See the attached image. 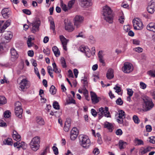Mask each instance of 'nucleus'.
Returning <instances> with one entry per match:
<instances>
[{
	"mask_svg": "<svg viewBox=\"0 0 155 155\" xmlns=\"http://www.w3.org/2000/svg\"><path fill=\"white\" fill-rule=\"evenodd\" d=\"M66 103L67 104H75V101L72 97H69L66 99Z\"/></svg>",
	"mask_w": 155,
	"mask_h": 155,
	"instance_id": "nucleus-30",
	"label": "nucleus"
},
{
	"mask_svg": "<svg viewBox=\"0 0 155 155\" xmlns=\"http://www.w3.org/2000/svg\"><path fill=\"white\" fill-rule=\"evenodd\" d=\"M3 143L5 145H12L13 144L12 139L9 138H8L5 139L3 142Z\"/></svg>",
	"mask_w": 155,
	"mask_h": 155,
	"instance_id": "nucleus-25",
	"label": "nucleus"
},
{
	"mask_svg": "<svg viewBox=\"0 0 155 155\" xmlns=\"http://www.w3.org/2000/svg\"><path fill=\"white\" fill-rule=\"evenodd\" d=\"M71 133L74 134L78 135L79 134V130L76 127H74L71 130Z\"/></svg>",
	"mask_w": 155,
	"mask_h": 155,
	"instance_id": "nucleus-36",
	"label": "nucleus"
},
{
	"mask_svg": "<svg viewBox=\"0 0 155 155\" xmlns=\"http://www.w3.org/2000/svg\"><path fill=\"white\" fill-rule=\"evenodd\" d=\"M44 94V91L42 89H40L39 90V95H40V97H42L41 99L43 100H45V102L47 101L46 99H45L44 98H43V95Z\"/></svg>",
	"mask_w": 155,
	"mask_h": 155,
	"instance_id": "nucleus-50",
	"label": "nucleus"
},
{
	"mask_svg": "<svg viewBox=\"0 0 155 155\" xmlns=\"http://www.w3.org/2000/svg\"><path fill=\"white\" fill-rule=\"evenodd\" d=\"M49 150V147L48 146H47L40 155H46L48 151Z\"/></svg>",
	"mask_w": 155,
	"mask_h": 155,
	"instance_id": "nucleus-51",
	"label": "nucleus"
},
{
	"mask_svg": "<svg viewBox=\"0 0 155 155\" xmlns=\"http://www.w3.org/2000/svg\"><path fill=\"white\" fill-rule=\"evenodd\" d=\"M128 144V143L122 140H120L119 141V145H125Z\"/></svg>",
	"mask_w": 155,
	"mask_h": 155,
	"instance_id": "nucleus-61",
	"label": "nucleus"
},
{
	"mask_svg": "<svg viewBox=\"0 0 155 155\" xmlns=\"http://www.w3.org/2000/svg\"><path fill=\"white\" fill-rule=\"evenodd\" d=\"M22 11L24 13L28 15H30L31 14V11L28 9H24L22 10Z\"/></svg>",
	"mask_w": 155,
	"mask_h": 155,
	"instance_id": "nucleus-58",
	"label": "nucleus"
},
{
	"mask_svg": "<svg viewBox=\"0 0 155 155\" xmlns=\"http://www.w3.org/2000/svg\"><path fill=\"white\" fill-rule=\"evenodd\" d=\"M143 100L144 102V111H147L152 108L154 104L151 98L147 96H145L143 97Z\"/></svg>",
	"mask_w": 155,
	"mask_h": 155,
	"instance_id": "nucleus-2",
	"label": "nucleus"
},
{
	"mask_svg": "<svg viewBox=\"0 0 155 155\" xmlns=\"http://www.w3.org/2000/svg\"><path fill=\"white\" fill-rule=\"evenodd\" d=\"M134 142L137 145L138 144V145H140L144 144L142 140L139 139L137 138H135V139Z\"/></svg>",
	"mask_w": 155,
	"mask_h": 155,
	"instance_id": "nucleus-35",
	"label": "nucleus"
},
{
	"mask_svg": "<svg viewBox=\"0 0 155 155\" xmlns=\"http://www.w3.org/2000/svg\"><path fill=\"white\" fill-rule=\"evenodd\" d=\"M79 143L81 144H89L91 142L88 137L84 135L81 134L79 136Z\"/></svg>",
	"mask_w": 155,
	"mask_h": 155,
	"instance_id": "nucleus-9",
	"label": "nucleus"
},
{
	"mask_svg": "<svg viewBox=\"0 0 155 155\" xmlns=\"http://www.w3.org/2000/svg\"><path fill=\"white\" fill-rule=\"evenodd\" d=\"M76 0H72L69 1L68 4V7L69 9L72 8V6L75 3Z\"/></svg>",
	"mask_w": 155,
	"mask_h": 155,
	"instance_id": "nucleus-44",
	"label": "nucleus"
},
{
	"mask_svg": "<svg viewBox=\"0 0 155 155\" xmlns=\"http://www.w3.org/2000/svg\"><path fill=\"white\" fill-rule=\"evenodd\" d=\"M140 88L143 89H145L146 87V85L142 82H140Z\"/></svg>",
	"mask_w": 155,
	"mask_h": 155,
	"instance_id": "nucleus-64",
	"label": "nucleus"
},
{
	"mask_svg": "<svg viewBox=\"0 0 155 155\" xmlns=\"http://www.w3.org/2000/svg\"><path fill=\"white\" fill-rule=\"evenodd\" d=\"M91 113L92 115L94 117H95L97 116V113L96 111V110L94 109H91Z\"/></svg>",
	"mask_w": 155,
	"mask_h": 155,
	"instance_id": "nucleus-60",
	"label": "nucleus"
},
{
	"mask_svg": "<svg viewBox=\"0 0 155 155\" xmlns=\"http://www.w3.org/2000/svg\"><path fill=\"white\" fill-rule=\"evenodd\" d=\"M4 36L5 38L7 40H10L12 37V33L10 31H5Z\"/></svg>",
	"mask_w": 155,
	"mask_h": 155,
	"instance_id": "nucleus-23",
	"label": "nucleus"
},
{
	"mask_svg": "<svg viewBox=\"0 0 155 155\" xmlns=\"http://www.w3.org/2000/svg\"><path fill=\"white\" fill-rule=\"evenodd\" d=\"M61 7L62 10L65 12H66L68 10V8L67 7L66 5L64 4L62 1L61 3Z\"/></svg>",
	"mask_w": 155,
	"mask_h": 155,
	"instance_id": "nucleus-43",
	"label": "nucleus"
},
{
	"mask_svg": "<svg viewBox=\"0 0 155 155\" xmlns=\"http://www.w3.org/2000/svg\"><path fill=\"white\" fill-rule=\"evenodd\" d=\"M59 37L64 49L66 51L67 50L66 45L68 40L62 35H60Z\"/></svg>",
	"mask_w": 155,
	"mask_h": 155,
	"instance_id": "nucleus-14",
	"label": "nucleus"
},
{
	"mask_svg": "<svg viewBox=\"0 0 155 155\" xmlns=\"http://www.w3.org/2000/svg\"><path fill=\"white\" fill-rule=\"evenodd\" d=\"M11 114V112L9 111H6L4 113V116L6 118H9Z\"/></svg>",
	"mask_w": 155,
	"mask_h": 155,
	"instance_id": "nucleus-49",
	"label": "nucleus"
},
{
	"mask_svg": "<svg viewBox=\"0 0 155 155\" xmlns=\"http://www.w3.org/2000/svg\"><path fill=\"white\" fill-rule=\"evenodd\" d=\"M52 51L56 57H58L60 55V51L58 48L56 46H54L52 48Z\"/></svg>",
	"mask_w": 155,
	"mask_h": 155,
	"instance_id": "nucleus-27",
	"label": "nucleus"
},
{
	"mask_svg": "<svg viewBox=\"0 0 155 155\" xmlns=\"http://www.w3.org/2000/svg\"><path fill=\"white\" fill-rule=\"evenodd\" d=\"M78 1L80 5L83 8L88 7L92 4L91 0H78Z\"/></svg>",
	"mask_w": 155,
	"mask_h": 155,
	"instance_id": "nucleus-11",
	"label": "nucleus"
},
{
	"mask_svg": "<svg viewBox=\"0 0 155 155\" xmlns=\"http://www.w3.org/2000/svg\"><path fill=\"white\" fill-rule=\"evenodd\" d=\"M74 25L78 28L83 23L84 20L83 17L80 15H77L74 18Z\"/></svg>",
	"mask_w": 155,
	"mask_h": 155,
	"instance_id": "nucleus-8",
	"label": "nucleus"
},
{
	"mask_svg": "<svg viewBox=\"0 0 155 155\" xmlns=\"http://www.w3.org/2000/svg\"><path fill=\"white\" fill-rule=\"evenodd\" d=\"M52 149L55 155H57L58 154L59 152L58 149L56 146H53L52 147Z\"/></svg>",
	"mask_w": 155,
	"mask_h": 155,
	"instance_id": "nucleus-47",
	"label": "nucleus"
},
{
	"mask_svg": "<svg viewBox=\"0 0 155 155\" xmlns=\"http://www.w3.org/2000/svg\"><path fill=\"white\" fill-rule=\"evenodd\" d=\"M40 146H31V150L35 151H36L39 148Z\"/></svg>",
	"mask_w": 155,
	"mask_h": 155,
	"instance_id": "nucleus-57",
	"label": "nucleus"
},
{
	"mask_svg": "<svg viewBox=\"0 0 155 155\" xmlns=\"http://www.w3.org/2000/svg\"><path fill=\"white\" fill-rule=\"evenodd\" d=\"M103 18L109 23H112L113 20V14L110 7L106 5L103 7Z\"/></svg>",
	"mask_w": 155,
	"mask_h": 155,
	"instance_id": "nucleus-1",
	"label": "nucleus"
},
{
	"mask_svg": "<svg viewBox=\"0 0 155 155\" xmlns=\"http://www.w3.org/2000/svg\"><path fill=\"white\" fill-rule=\"evenodd\" d=\"M108 108L107 107H105V108L101 107L99 108V110L100 112H101L104 115L105 112H106V111H108Z\"/></svg>",
	"mask_w": 155,
	"mask_h": 155,
	"instance_id": "nucleus-40",
	"label": "nucleus"
},
{
	"mask_svg": "<svg viewBox=\"0 0 155 155\" xmlns=\"http://www.w3.org/2000/svg\"><path fill=\"white\" fill-rule=\"evenodd\" d=\"M41 23L39 19L36 18L31 24L32 26L31 31L32 32L35 33L39 31V27Z\"/></svg>",
	"mask_w": 155,
	"mask_h": 155,
	"instance_id": "nucleus-5",
	"label": "nucleus"
},
{
	"mask_svg": "<svg viewBox=\"0 0 155 155\" xmlns=\"http://www.w3.org/2000/svg\"><path fill=\"white\" fill-rule=\"evenodd\" d=\"M152 148V147H149L145 149L142 147L140 150L139 153H140L141 155H142L145 154L147 152L150 151L151 150V149Z\"/></svg>",
	"mask_w": 155,
	"mask_h": 155,
	"instance_id": "nucleus-21",
	"label": "nucleus"
},
{
	"mask_svg": "<svg viewBox=\"0 0 155 155\" xmlns=\"http://www.w3.org/2000/svg\"><path fill=\"white\" fill-rule=\"evenodd\" d=\"M10 52L11 54V60L12 61H14L18 58V54L14 48H12L11 49Z\"/></svg>",
	"mask_w": 155,
	"mask_h": 155,
	"instance_id": "nucleus-13",
	"label": "nucleus"
},
{
	"mask_svg": "<svg viewBox=\"0 0 155 155\" xmlns=\"http://www.w3.org/2000/svg\"><path fill=\"white\" fill-rule=\"evenodd\" d=\"M11 22V20H8L5 22L4 25L2 26L0 24V33H2L5 29L10 25Z\"/></svg>",
	"mask_w": 155,
	"mask_h": 155,
	"instance_id": "nucleus-18",
	"label": "nucleus"
},
{
	"mask_svg": "<svg viewBox=\"0 0 155 155\" xmlns=\"http://www.w3.org/2000/svg\"><path fill=\"white\" fill-rule=\"evenodd\" d=\"M12 137L14 140H15L17 142H19L21 140V137L19 134L15 135V136H12Z\"/></svg>",
	"mask_w": 155,
	"mask_h": 155,
	"instance_id": "nucleus-41",
	"label": "nucleus"
},
{
	"mask_svg": "<svg viewBox=\"0 0 155 155\" xmlns=\"http://www.w3.org/2000/svg\"><path fill=\"white\" fill-rule=\"evenodd\" d=\"M53 107L57 110H58L60 108V106L58 103L57 101H55L53 102Z\"/></svg>",
	"mask_w": 155,
	"mask_h": 155,
	"instance_id": "nucleus-42",
	"label": "nucleus"
},
{
	"mask_svg": "<svg viewBox=\"0 0 155 155\" xmlns=\"http://www.w3.org/2000/svg\"><path fill=\"white\" fill-rule=\"evenodd\" d=\"M114 90H115V92L118 93V94L119 95L121 94L120 93V92L121 91V88L119 86H116L114 87Z\"/></svg>",
	"mask_w": 155,
	"mask_h": 155,
	"instance_id": "nucleus-39",
	"label": "nucleus"
},
{
	"mask_svg": "<svg viewBox=\"0 0 155 155\" xmlns=\"http://www.w3.org/2000/svg\"><path fill=\"white\" fill-rule=\"evenodd\" d=\"M102 51H99L98 53V56L99 60L100 62L103 64H104V61L103 59V56L102 55Z\"/></svg>",
	"mask_w": 155,
	"mask_h": 155,
	"instance_id": "nucleus-29",
	"label": "nucleus"
},
{
	"mask_svg": "<svg viewBox=\"0 0 155 155\" xmlns=\"http://www.w3.org/2000/svg\"><path fill=\"white\" fill-rule=\"evenodd\" d=\"M116 102L117 104L119 105H122L123 103V101L120 97H119L116 100Z\"/></svg>",
	"mask_w": 155,
	"mask_h": 155,
	"instance_id": "nucleus-46",
	"label": "nucleus"
},
{
	"mask_svg": "<svg viewBox=\"0 0 155 155\" xmlns=\"http://www.w3.org/2000/svg\"><path fill=\"white\" fill-rule=\"evenodd\" d=\"M134 50L138 52H141L143 51V49L140 47H138L134 49Z\"/></svg>",
	"mask_w": 155,
	"mask_h": 155,
	"instance_id": "nucleus-52",
	"label": "nucleus"
},
{
	"mask_svg": "<svg viewBox=\"0 0 155 155\" xmlns=\"http://www.w3.org/2000/svg\"><path fill=\"white\" fill-rule=\"evenodd\" d=\"M78 135L73 134H70V138L71 140H74L77 138Z\"/></svg>",
	"mask_w": 155,
	"mask_h": 155,
	"instance_id": "nucleus-56",
	"label": "nucleus"
},
{
	"mask_svg": "<svg viewBox=\"0 0 155 155\" xmlns=\"http://www.w3.org/2000/svg\"><path fill=\"white\" fill-rule=\"evenodd\" d=\"M133 119L135 123L137 124L139 123L140 120L137 116L134 115L133 117Z\"/></svg>",
	"mask_w": 155,
	"mask_h": 155,
	"instance_id": "nucleus-45",
	"label": "nucleus"
},
{
	"mask_svg": "<svg viewBox=\"0 0 155 155\" xmlns=\"http://www.w3.org/2000/svg\"><path fill=\"white\" fill-rule=\"evenodd\" d=\"M50 29H52L53 32L55 34L56 32L55 30V25L53 21H51L50 22Z\"/></svg>",
	"mask_w": 155,
	"mask_h": 155,
	"instance_id": "nucleus-32",
	"label": "nucleus"
},
{
	"mask_svg": "<svg viewBox=\"0 0 155 155\" xmlns=\"http://www.w3.org/2000/svg\"><path fill=\"white\" fill-rule=\"evenodd\" d=\"M113 73L114 71L112 69H110L108 70L106 74L107 77L108 79H110L114 77Z\"/></svg>",
	"mask_w": 155,
	"mask_h": 155,
	"instance_id": "nucleus-22",
	"label": "nucleus"
},
{
	"mask_svg": "<svg viewBox=\"0 0 155 155\" xmlns=\"http://www.w3.org/2000/svg\"><path fill=\"white\" fill-rule=\"evenodd\" d=\"M104 127L107 128L110 132L112 131V129L113 127V125L107 122H106L104 124Z\"/></svg>",
	"mask_w": 155,
	"mask_h": 155,
	"instance_id": "nucleus-26",
	"label": "nucleus"
},
{
	"mask_svg": "<svg viewBox=\"0 0 155 155\" xmlns=\"http://www.w3.org/2000/svg\"><path fill=\"white\" fill-rule=\"evenodd\" d=\"M118 114V117L120 119H123L125 117V113L124 111L122 110H120L118 111V113H117Z\"/></svg>",
	"mask_w": 155,
	"mask_h": 155,
	"instance_id": "nucleus-28",
	"label": "nucleus"
},
{
	"mask_svg": "<svg viewBox=\"0 0 155 155\" xmlns=\"http://www.w3.org/2000/svg\"><path fill=\"white\" fill-rule=\"evenodd\" d=\"M127 94L129 95V96H132L133 95L134 93L133 90L129 88L127 89Z\"/></svg>",
	"mask_w": 155,
	"mask_h": 155,
	"instance_id": "nucleus-55",
	"label": "nucleus"
},
{
	"mask_svg": "<svg viewBox=\"0 0 155 155\" xmlns=\"http://www.w3.org/2000/svg\"><path fill=\"white\" fill-rule=\"evenodd\" d=\"M65 28L66 30L69 32H71L74 30L73 26L71 25L70 22H64Z\"/></svg>",
	"mask_w": 155,
	"mask_h": 155,
	"instance_id": "nucleus-19",
	"label": "nucleus"
},
{
	"mask_svg": "<svg viewBox=\"0 0 155 155\" xmlns=\"http://www.w3.org/2000/svg\"><path fill=\"white\" fill-rule=\"evenodd\" d=\"M1 13L3 18H7L11 15V12L9 8H5L2 10Z\"/></svg>",
	"mask_w": 155,
	"mask_h": 155,
	"instance_id": "nucleus-12",
	"label": "nucleus"
},
{
	"mask_svg": "<svg viewBox=\"0 0 155 155\" xmlns=\"http://www.w3.org/2000/svg\"><path fill=\"white\" fill-rule=\"evenodd\" d=\"M21 102L18 101L15 103V113L16 116L19 118L22 117L23 110L21 108Z\"/></svg>",
	"mask_w": 155,
	"mask_h": 155,
	"instance_id": "nucleus-4",
	"label": "nucleus"
},
{
	"mask_svg": "<svg viewBox=\"0 0 155 155\" xmlns=\"http://www.w3.org/2000/svg\"><path fill=\"white\" fill-rule=\"evenodd\" d=\"M147 74L151 77H155V71L150 70L147 72Z\"/></svg>",
	"mask_w": 155,
	"mask_h": 155,
	"instance_id": "nucleus-53",
	"label": "nucleus"
},
{
	"mask_svg": "<svg viewBox=\"0 0 155 155\" xmlns=\"http://www.w3.org/2000/svg\"><path fill=\"white\" fill-rule=\"evenodd\" d=\"M60 61L63 68H66L67 67L65 59L63 57H62L60 59Z\"/></svg>",
	"mask_w": 155,
	"mask_h": 155,
	"instance_id": "nucleus-38",
	"label": "nucleus"
},
{
	"mask_svg": "<svg viewBox=\"0 0 155 155\" xmlns=\"http://www.w3.org/2000/svg\"><path fill=\"white\" fill-rule=\"evenodd\" d=\"M71 121L70 120H66L65 123L64 129L65 131L68 132L71 129Z\"/></svg>",
	"mask_w": 155,
	"mask_h": 155,
	"instance_id": "nucleus-20",
	"label": "nucleus"
},
{
	"mask_svg": "<svg viewBox=\"0 0 155 155\" xmlns=\"http://www.w3.org/2000/svg\"><path fill=\"white\" fill-rule=\"evenodd\" d=\"M155 25L152 23H149L147 26V29L148 30L154 31V27Z\"/></svg>",
	"mask_w": 155,
	"mask_h": 155,
	"instance_id": "nucleus-33",
	"label": "nucleus"
},
{
	"mask_svg": "<svg viewBox=\"0 0 155 155\" xmlns=\"http://www.w3.org/2000/svg\"><path fill=\"white\" fill-rule=\"evenodd\" d=\"M91 97L92 102L94 104H96L99 101V99L100 98L97 97L96 94L94 92H91Z\"/></svg>",
	"mask_w": 155,
	"mask_h": 155,
	"instance_id": "nucleus-15",
	"label": "nucleus"
},
{
	"mask_svg": "<svg viewBox=\"0 0 155 155\" xmlns=\"http://www.w3.org/2000/svg\"><path fill=\"white\" fill-rule=\"evenodd\" d=\"M40 142V138L38 136L33 138L31 141L30 145H37L39 144Z\"/></svg>",
	"mask_w": 155,
	"mask_h": 155,
	"instance_id": "nucleus-17",
	"label": "nucleus"
},
{
	"mask_svg": "<svg viewBox=\"0 0 155 155\" xmlns=\"http://www.w3.org/2000/svg\"><path fill=\"white\" fill-rule=\"evenodd\" d=\"M36 121L37 123L40 125H44L45 124L44 119L41 117H36Z\"/></svg>",
	"mask_w": 155,
	"mask_h": 155,
	"instance_id": "nucleus-24",
	"label": "nucleus"
},
{
	"mask_svg": "<svg viewBox=\"0 0 155 155\" xmlns=\"http://www.w3.org/2000/svg\"><path fill=\"white\" fill-rule=\"evenodd\" d=\"M25 143L23 141H21V142H17L15 143L13 145H25Z\"/></svg>",
	"mask_w": 155,
	"mask_h": 155,
	"instance_id": "nucleus-54",
	"label": "nucleus"
},
{
	"mask_svg": "<svg viewBox=\"0 0 155 155\" xmlns=\"http://www.w3.org/2000/svg\"><path fill=\"white\" fill-rule=\"evenodd\" d=\"M43 52L47 56H48L50 53V50L48 48L44 49L43 50Z\"/></svg>",
	"mask_w": 155,
	"mask_h": 155,
	"instance_id": "nucleus-48",
	"label": "nucleus"
},
{
	"mask_svg": "<svg viewBox=\"0 0 155 155\" xmlns=\"http://www.w3.org/2000/svg\"><path fill=\"white\" fill-rule=\"evenodd\" d=\"M122 70L124 73H129L133 70V66L129 63H125L122 68Z\"/></svg>",
	"mask_w": 155,
	"mask_h": 155,
	"instance_id": "nucleus-10",
	"label": "nucleus"
},
{
	"mask_svg": "<svg viewBox=\"0 0 155 155\" xmlns=\"http://www.w3.org/2000/svg\"><path fill=\"white\" fill-rule=\"evenodd\" d=\"M150 141L152 143H155V137L151 136L150 137Z\"/></svg>",
	"mask_w": 155,
	"mask_h": 155,
	"instance_id": "nucleus-63",
	"label": "nucleus"
},
{
	"mask_svg": "<svg viewBox=\"0 0 155 155\" xmlns=\"http://www.w3.org/2000/svg\"><path fill=\"white\" fill-rule=\"evenodd\" d=\"M7 103L6 99L3 96H0V105L4 104Z\"/></svg>",
	"mask_w": 155,
	"mask_h": 155,
	"instance_id": "nucleus-34",
	"label": "nucleus"
},
{
	"mask_svg": "<svg viewBox=\"0 0 155 155\" xmlns=\"http://www.w3.org/2000/svg\"><path fill=\"white\" fill-rule=\"evenodd\" d=\"M80 51L85 54L88 57H90L91 54L94 55L95 53V49L94 47L92 48V51H90V49L87 47L81 46L80 47Z\"/></svg>",
	"mask_w": 155,
	"mask_h": 155,
	"instance_id": "nucleus-3",
	"label": "nucleus"
},
{
	"mask_svg": "<svg viewBox=\"0 0 155 155\" xmlns=\"http://www.w3.org/2000/svg\"><path fill=\"white\" fill-rule=\"evenodd\" d=\"M19 84L20 90L23 91L30 87V83L26 79H23L21 81Z\"/></svg>",
	"mask_w": 155,
	"mask_h": 155,
	"instance_id": "nucleus-7",
	"label": "nucleus"
},
{
	"mask_svg": "<svg viewBox=\"0 0 155 155\" xmlns=\"http://www.w3.org/2000/svg\"><path fill=\"white\" fill-rule=\"evenodd\" d=\"M147 10L149 13L151 14L153 13L155 11V3L152 2L149 3L147 7Z\"/></svg>",
	"mask_w": 155,
	"mask_h": 155,
	"instance_id": "nucleus-16",
	"label": "nucleus"
},
{
	"mask_svg": "<svg viewBox=\"0 0 155 155\" xmlns=\"http://www.w3.org/2000/svg\"><path fill=\"white\" fill-rule=\"evenodd\" d=\"M122 131L120 129H118L116 132V134L117 135H121L122 134Z\"/></svg>",
	"mask_w": 155,
	"mask_h": 155,
	"instance_id": "nucleus-62",
	"label": "nucleus"
},
{
	"mask_svg": "<svg viewBox=\"0 0 155 155\" xmlns=\"http://www.w3.org/2000/svg\"><path fill=\"white\" fill-rule=\"evenodd\" d=\"M56 89L54 85H52L50 88V92L51 94H56Z\"/></svg>",
	"mask_w": 155,
	"mask_h": 155,
	"instance_id": "nucleus-37",
	"label": "nucleus"
},
{
	"mask_svg": "<svg viewBox=\"0 0 155 155\" xmlns=\"http://www.w3.org/2000/svg\"><path fill=\"white\" fill-rule=\"evenodd\" d=\"M0 126L5 127L7 126L6 124L3 120H0Z\"/></svg>",
	"mask_w": 155,
	"mask_h": 155,
	"instance_id": "nucleus-59",
	"label": "nucleus"
},
{
	"mask_svg": "<svg viewBox=\"0 0 155 155\" xmlns=\"http://www.w3.org/2000/svg\"><path fill=\"white\" fill-rule=\"evenodd\" d=\"M52 66L53 67V71L56 73H59L61 72L60 69H58L56 64L55 62H54L52 64Z\"/></svg>",
	"mask_w": 155,
	"mask_h": 155,
	"instance_id": "nucleus-31",
	"label": "nucleus"
},
{
	"mask_svg": "<svg viewBox=\"0 0 155 155\" xmlns=\"http://www.w3.org/2000/svg\"><path fill=\"white\" fill-rule=\"evenodd\" d=\"M133 23L134 29L140 30L143 28V25L141 20L136 18L133 20Z\"/></svg>",
	"mask_w": 155,
	"mask_h": 155,
	"instance_id": "nucleus-6",
	"label": "nucleus"
}]
</instances>
